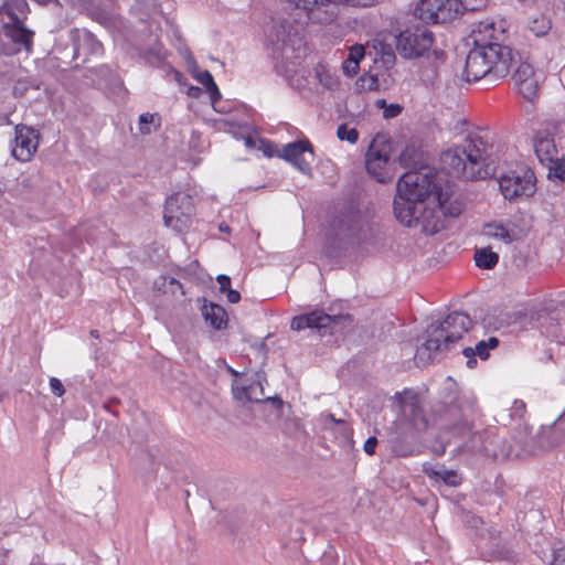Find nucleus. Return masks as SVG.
<instances>
[{"label": "nucleus", "instance_id": "f257e3e1", "mask_svg": "<svg viewBox=\"0 0 565 565\" xmlns=\"http://www.w3.org/2000/svg\"><path fill=\"white\" fill-rule=\"evenodd\" d=\"M444 190L437 173L407 171L397 181L393 202L395 218L404 226H422L427 235L446 227Z\"/></svg>", "mask_w": 565, "mask_h": 565}, {"label": "nucleus", "instance_id": "f03ea898", "mask_svg": "<svg viewBox=\"0 0 565 565\" xmlns=\"http://www.w3.org/2000/svg\"><path fill=\"white\" fill-rule=\"evenodd\" d=\"M469 39L473 47L467 54L463 78L466 82L483 79L487 85L504 78L516 64L512 49L503 45L493 22H479Z\"/></svg>", "mask_w": 565, "mask_h": 565}, {"label": "nucleus", "instance_id": "7ed1b4c3", "mask_svg": "<svg viewBox=\"0 0 565 565\" xmlns=\"http://www.w3.org/2000/svg\"><path fill=\"white\" fill-rule=\"evenodd\" d=\"M445 416L451 420L449 429L454 437L462 441L458 444L461 452L482 456H503L508 452L495 450L489 441L491 431L478 422L480 414L476 403L468 398H458L446 406Z\"/></svg>", "mask_w": 565, "mask_h": 565}, {"label": "nucleus", "instance_id": "20e7f679", "mask_svg": "<svg viewBox=\"0 0 565 565\" xmlns=\"http://www.w3.org/2000/svg\"><path fill=\"white\" fill-rule=\"evenodd\" d=\"M440 161L449 174L467 180H484L495 173L487 145L479 136H468L462 145L444 151Z\"/></svg>", "mask_w": 565, "mask_h": 565}, {"label": "nucleus", "instance_id": "39448f33", "mask_svg": "<svg viewBox=\"0 0 565 565\" xmlns=\"http://www.w3.org/2000/svg\"><path fill=\"white\" fill-rule=\"evenodd\" d=\"M471 319L468 315L454 311L443 321L431 323L425 331L426 340L417 348L415 359L418 363H428L433 353L443 352L449 345L460 340L471 327Z\"/></svg>", "mask_w": 565, "mask_h": 565}, {"label": "nucleus", "instance_id": "423d86ee", "mask_svg": "<svg viewBox=\"0 0 565 565\" xmlns=\"http://www.w3.org/2000/svg\"><path fill=\"white\" fill-rule=\"evenodd\" d=\"M469 0H420L415 15L425 23H446L456 19L463 10H473Z\"/></svg>", "mask_w": 565, "mask_h": 565}, {"label": "nucleus", "instance_id": "0eeeda50", "mask_svg": "<svg viewBox=\"0 0 565 565\" xmlns=\"http://www.w3.org/2000/svg\"><path fill=\"white\" fill-rule=\"evenodd\" d=\"M434 43V34L424 25L405 29L396 36V50L405 58L425 56Z\"/></svg>", "mask_w": 565, "mask_h": 565}, {"label": "nucleus", "instance_id": "6e6552de", "mask_svg": "<svg viewBox=\"0 0 565 565\" xmlns=\"http://www.w3.org/2000/svg\"><path fill=\"white\" fill-rule=\"evenodd\" d=\"M193 214L194 205L191 195L184 192H177L166 200L164 224L175 232L181 233L186 230Z\"/></svg>", "mask_w": 565, "mask_h": 565}, {"label": "nucleus", "instance_id": "1a4fd4ad", "mask_svg": "<svg viewBox=\"0 0 565 565\" xmlns=\"http://www.w3.org/2000/svg\"><path fill=\"white\" fill-rule=\"evenodd\" d=\"M498 182L501 193L508 200H514L522 195L531 196L536 191L535 174L525 166L501 174Z\"/></svg>", "mask_w": 565, "mask_h": 565}, {"label": "nucleus", "instance_id": "9d476101", "mask_svg": "<svg viewBox=\"0 0 565 565\" xmlns=\"http://www.w3.org/2000/svg\"><path fill=\"white\" fill-rule=\"evenodd\" d=\"M372 228L359 211L350 210L339 220L337 236L348 244H360L371 241Z\"/></svg>", "mask_w": 565, "mask_h": 565}, {"label": "nucleus", "instance_id": "9b49d317", "mask_svg": "<svg viewBox=\"0 0 565 565\" xmlns=\"http://www.w3.org/2000/svg\"><path fill=\"white\" fill-rule=\"evenodd\" d=\"M341 319V316H330L323 311L315 310L292 318L290 327L297 331L307 328L317 329L320 335L332 334Z\"/></svg>", "mask_w": 565, "mask_h": 565}, {"label": "nucleus", "instance_id": "f8f14e48", "mask_svg": "<svg viewBox=\"0 0 565 565\" xmlns=\"http://www.w3.org/2000/svg\"><path fill=\"white\" fill-rule=\"evenodd\" d=\"M379 140L380 136H376L372 141L366 152L365 167L369 174L377 182L386 183L393 179V172L390 168V157L385 147L382 149L376 148Z\"/></svg>", "mask_w": 565, "mask_h": 565}, {"label": "nucleus", "instance_id": "ddd939ff", "mask_svg": "<svg viewBox=\"0 0 565 565\" xmlns=\"http://www.w3.org/2000/svg\"><path fill=\"white\" fill-rule=\"evenodd\" d=\"M14 146L11 154L21 162H28L39 147V132L29 126L19 124L14 128Z\"/></svg>", "mask_w": 565, "mask_h": 565}, {"label": "nucleus", "instance_id": "4468645a", "mask_svg": "<svg viewBox=\"0 0 565 565\" xmlns=\"http://www.w3.org/2000/svg\"><path fill=\"white\" fill-rule=\"evenodd\" d=\"M306 154L313 157V148L309 140H296L277 150V157L291 162L303 174H311L310 161Z\"/></svg>", "mask_w": 565, "mask_h": 565}, {"label": "nucleus", "instance_id": "2eb2a0df", "mask_svg": "<svg viewBox=\"0 0 565 565\" xmlns=\"http://www.w3.org/2000/svg\"><path fill=\"white\" fill-rule=\"evenodd\" d=\"M296 8L307 12L312 23L329 24L338 17V6L329 0H288Z\"/></svg>", "mask_w": 565, "mask_h": 565}, {"label": "nucleus", "instance_id": "dca6fc26", "mask_svg": "<svg viewBox=\"0 0 565 565\" xmlns=\"http://www.w3.org/2000/svg\"><path fill=\"white\" fill-rule=\"evenodd\" d=\"M232 391L234 398L241 402L270 403L275 409L276 417L284 416L286 409L288 412L291 409V406L286 404L279 396L259 398L257 396L249 395L253 391H264L263 385L259 382H254L247 386H233Z\"/></svg>", "mask_w": 565, "mask_h": 565}, {"label": "nucleus", "instance_id": "f3484780", "mask_svg": "<svg viewBox=\"0 0 565 565\" xmlns=\"http://www.w3.org/2000/svg\"><path fill=\"white\" fill-rule=\"evenodd\" d=\"M8 17L11 19V22L3 24L6 36H8L14 44L21 45L26 53H31L33 49L34 32L24 25L23 21L15 12L8 11Z\"/></svg>", "mask_w": 565, "mask_h": 565}, {"label": "nucleus", "instance_id": "a211bd4d", "mask_svg": "<svg viewBox=\"0 0 565 565\" xmlns=\"http://www.w3.org/2000/svg\"><path fill=\"white\" fill-rule=\"evenodd\" d=\"M292 26L288 20L275 21L267 32V41L273 45L274 53L286 56L288 41H291Z\"/></svg>", "mask_w": 565, "mask_h": 565}, {"label": "nucleus", "instance_id": "6ab92c4d", "mask_svg": "<svg viewBox=\"0 0 565 565\" xmlns=\"http://www.w3.org/2000/svg\"><path fill=\"white\" fill-rule=\"evenodd\" d=\"M489 441H493L491 447H493L495 450H504L508 454L503 456H488L489 458H492L494 460L498 459H507V458H520L523 456H531L535 454V448L533 446L525 445H519L516 441L514 445H512L509 440H507L503 437L493 436L492 438H489Z\"/></svg>", "mask_w": 565, "mask_h": 565}, {"label": "nucleus", "instance_id": "aec40b11", "mask_svg": "<svg viewBox=\"0 0 565 565\" xmlns=\"http://www.w3.org/2000/svg\"><path fill=\"white\" fill-rule=\"evenodd\" d=\"M396 398L398 399L405 417L412 426L418 431L426 430L429 425L428 419L426 418L423 408L419 406L418 401L416 398L405 401L401 393H396Z\"/></svg>", "mask_w": 565, "mask_h": 565}, {"label": "nucleus", "instance_id": "412c9836", "mask_svg": "<svg viewBox=\"0 0 565 565\" xmlns=\"http://www.w3.org/2000/svg\"><path fill=\"white\" fill-rule=\"evenodd\" d=\"M534 151L541 163L556 162L557 149L553 136L544 130L534 136Z\"/></svg>", "mask_w": 565, "mask_h": 565}, {"label": "nucleus", "instance_id": "4be33fe9", "mask_svg": "<svg viewBox=\"0 0 565 565\" xmlns=\"http://www.w3.org/2000/svg\"><path fill=\"white\" fill-rule=\"evenodd\" d=\"M561 420V415L558 418L547 428H543L539 435V444L542 449H548L553 447H557L565 441V424L561 427H557V424Z\"/></svg>", "mask_w": 565, "mask_h": 565}, {"label": "nucleus", "instance_id": "5701e85b", "mask_svg": "<svg viewBox=\"0 0 565 565\" xmlns=\"http://www.w3.org/2000/svg\"><path fill=\"white\" fill-rule=\"evenodd\" d=\"M424 472L429 478H433L436 481H443L449 487H458L462 482L461 476L456 470L447 469L445 465H424Z\"/></svg>", "mask_w": 565, "mask_h": 565}, {"label": "nucleus", "instance_id": "b1692460", "mask_svg": "<svg viewBox=\"0 0 565 565\" xmlns=\"http://www.w3.org/2000/svg\"><path fill=\"white\" fill-rule=\"evenodd\" d=\"M202 317L215 330H221L226 326V312L220 305L210 302L201 307Z\"/></svg>", "mask_w": 565, "mask_h": 565}, {"label": "nucleus", "instance_id": "393cba45", "mask_svg": "<svg viewBox=\"0 0 565 565\" xmlns=\"http://www.w3.org/2000/svg\"><path fill=\"white\" fill-rule=\"evenodd\" d=\"M489 534L490 537L487 543L488 551L486 556L500 561L514 562L516 559V554L505 543H502L500 539L493 536L492 532Z\"/></svg>", "mask_w": 565, "mask_h": 565}, {"label": "nucleus", "instance_id": "a878e982", "mask_svg": "<svg viewBox=\"0 0 565 565\" xmlns=\"http://www.w3.org/2000/svg\"><path fill=\"white\" fill-rule=\"evenodd\" d=\"M422 154L423 153L418 147L415 145H407L398 156V162L403 168H409V171L425 172L428 167H420L419 170H416L417 166L422 161ZM431 171L436 173L433 169Z\"/></svg>", "mask_w": 565, "mask_h": 565}, {"label": "nucleus", "instance_id": "bb28decb", "mask_svg": "<svg viewBox=\"0 0 565 565\" xmlns=\"http://www.w3.org/2000/svg\"><path fill=\"white\" fill-rule=\"evenodd\" d=\"M476 266L481 269H493L499 263V255L491 250L490 247L478 248L473 256Z\"/></svg>", "mask_w": 565, "mask_h": 565}, {"label": "nucleus", "instance_id": "cd10ccee", "mask_svg": "<svg viewBox=\"0 0 565 565\" xmlns=\"http://www.w3.org/2000/svg\"><path fill=\"white\" fill-rule=\"evenodd\" d=\"M195 79L205 87L206 92L210 94L211 103L213 107H215V104L221 99L222 96L212 74L205 70L199 72L195 75Z\"/></svg>", "mask_w": 565, "mask_h": 565}, {"label": "nucleus", "instance_id": "c85d7f7f", "mask_svg": "<svg viewBox=\"0 0 565 565\" xmlns=\"http://www.w3.org/2000/svg\"><path fill=\"white\" fill-rule=\"evenodd\" d=\"M514 86L516 87L518 92L522 95V97L530 103H533L537 97L539 79L536 78L535 75L526 81L516 82Z\"/></svg>", "mask_w": 565, "mask_h": 565}, {"label": "nucleus", "instance_id": "c756f323", "mask_svg": "<svg viewBox=\"0 0 565 565\" xmlns=\"http://www.w3.org/2000/svg\"><path fill=\"white\" fill-rule=\"evenodd\" d=\"M483 234L491 238H498L505 244H511L513 242L511 233L502 223H487L484 225Z\"/></svg>", "mask_w": 565, "mask_h": 565}, {"label": "nucleus", "instance_id": "7c9ffc66", "mask_svg": "<svg viewBox=\"0 0 565 565\" xmlns=\"http://www.w3.org/2000/svg\"><path fill=\"white\" fill-rule=\"evenodd\" d=\"M462 354L467 358L468 367L472 369L477 364L476 355H478L481 360H487L490 355V351L488 350L484 340L479 341L475 348H465L462 350Z\"/></svg>", "mask_w": 565, "mask_h": 565}, {"label": "nucleus", "instance_id": "2f4dec72", "mask_svg": "<svg viewBox=\"0 0 565 565\" xmlns=\"http://www.w3.org/2000/svg\"><path fill=\"white\" fill-rule=\"evenodd\" d=\"M444 198L446 199L444 201V206H443V211L445 213V216H450V217H457L461 214V212L463 211L465 209V204L462 201H460L459 199H455V200H450V195L448 194L447 191H444Z\"/></svg>", "mask_w": 565, "mask_h": 565}, {"label": "nucleus", "instance_id": "473e14b6", "mask_svg": "<svg viewBox=\"0 0 565 565\" xmlns=\"http://www.w3.org/2000/svg\"><path fill=\"white\" fill-rule=\"evenodd\" d=\"M514 55H515L516 63H519L516 70L514 71V73L512 75V79H513L514 84L520 81H522V82L526 81L530 77L534 76L535 72H534L533 66L526 62H520L521 57H520L519 53H515Z\"/></svg>", "mask_w": 565, "mask_h": 565}, {"label": "nucleus", "instance_id": "72a5a7b5", "mask_svg": "<svg viewBox=\"0 0 565 565\" xmlns=\"http://www.w3.org/2000/svg\"><path fill=\"white\" fill-rule=\"evenodd\" d=\"M550 29H551V21L547 20L545 17H540V18L534 19L530 25V31L535 36H543L545 34H547Z\"/></svg>", "mask_w": 565, "mask_h": 565}, {"label": "nucleus", "instance_id": "f704fd0d", "mask_svg": "<svg viewBox=\"0 0 565 565\" xmlns=\"http://www.w3.org/2000/svg\"><path fill=\"white\" fill-rule=\"evenodd\" d=\"M337 137L340 140H347L355 143L359 139V131L355 128H349L347 124H341L337 129Z\"/></svg>", "mask_w": 565, "mask_h": 565}, {"label": "nucleus", "instance_id": "c9c22d12", "mask_svg": "<svg viewBox=\"0 0 565 565\" xmlns=\"http://www.w3.org/2000/svg\"><path fill=\"white\" fill-rule=\"evenodd\" d=\"M356 86L363 90L379 89V78L374 74H363L359 77Z\"/></svg>", "mask_w": 565, "mask_h": 565}, {"label": "nucleus", "instance_id": "e433bc0d", "mask_svg": "<svg viewBox=\"0 0 565 565\" xmlns=\"http://www.w3.org/2000/svg\"><path fill=\"white\" fill-rule=\"evenodd\" d=\"M365 55V49L362 44H354L350 47L349 51V65L352 64V71L356 67V63L359 64L361 60H363Z\"/></svg>", "mask_w": 565, "mask_h": 565}, {"label": "nucleus", "instance_id": "4c0bfd02", "mask_svg": "<svg viewBox=\"0 0 565 565\" xmlns=\"http://www.w3.org/2000/svg\"><path fill=\"white\" fill-rule=\"evenodd\" d=\"M153 114L145 113L139 116V131L142 135H149L151 132L150 124L154 120Z\"/></svg>", "mask_w": 565, "mask_h": 565}, {"label": "nucleus", "instance_id": "58836bf2", "mask_svg": "<svg viewBox=\"0 0 565 565\" xmlns=\"http://www.w3.org/2000/svg\"><path fill=\"white\" fill-rule=\"evenodd\" d=\"M28 8V2L25 0H3V10L8 14V11L14 12L20 11L23 12Z\"/></svg>", "mask_w": 565, "mask_h": 565}, {"label": "nucleus", "instance_id": "ea45409f", "mask_svg": "<svg viewBox=\"0 0 565 565\" xmlns=\"http://www.w3.org/2000/svg\"><path fill=\"white\" fill-rule=\"evenodd\" d=\"M392 450L394 454H396L399 457H407L412 455V449L409 446L404 445V443L399 439H393L392 440Z\"/></svg>", "mask_w": 565, "mask_h": 565}, {"label": "nucleus", "instance_id": "a19ab883", "mask_svg": "<svg viewBox=\"0 0 565 565\" xmlns=\"http://www.w3.org/2000/svg\"><path fill=\"white\" fill-rule=\"evenodd\" d=\"M280 428L284 434L286 435H294L299 430V423L296 419H286L280 425Z\"/></svg>", "mask_w": 565, "mask_h": 565}, {"label": "nucleus", "instance_id": "79ce46f5", "mask_svg": "<svg viewBox=\"0 0 565 565\" xmlns=\"http://www.w3.org/2000/svg\"><path fill=\"white\" fill-rule=\"evenodd\" d=\"M403 110V107L398 104H388L383 111V117L386 119L397 117Z\"/></svg>", "mask_w": 565, "mask_h": 565}, {"label": "nucleus", "instance_id": "37998d69", "mask_svg": "<svg viewBox=\"0 0 565 565\" xmlns=\"http://www.w3.org/2000/svg\"><path fill=\"white\" fill-rule=\"evenodd\" d=\"M50 387L52 393L57 397H61L65 393L63 383L56 377L50 379Z\"/></svg>", "mask_w": 565, "mask_h": 565}, {"label": "nucleus", "instance_id": "c03bdc74", "mask_svg": "<svg viewBox=\"0 0 565 565\" xmlns=\"http://www.w3.org/2000/svg\"><path fill=\"white\" fill-rule=\"evenodd\" d=\"M525 412V403L523 401L515 399L511 408V417L521 418Z\"/></svg>", "mask_w": 565, "mask_h": 565}, {"label": "nucleus", "instance_id": "a18cd8bd", "mask_svg": "<svg viewBox=\"0 0 565 565\" xmlns=\"http://www.w3.org/2000/svg\"><path fill=\"white\" fill-rule=\"evenodd\" d=\"M377 444H379V441H377V438H376V437H374V436L369 437V438L366 439V441L364 443V447H363V449H364V451H365L367 455L372 456V455H374V454H375V451H376V446H377Z\"/></svg>", "mask_w": 565, "mask_h": 565}, {"label": "nucleus", "instance_id": "49530a36", "mask_svg": "<svg viewBox=\"0 0 565 565\" xmlns=\"http://www.w3.org/2000/svg\"><path fill=\"white\" fill-rule=\"evenodd\" d=\"M216 280L220 285V291L225 294L228 289H231V278L227 275L221 274L216 277Z\"/></svg>", "mask_w": 565, "mask_h": 565}, {"label": "nucleus", "instance_id": "de8ad7c7", "mask_svg": "<svg viewBox=\"0 0 565 565\" xmlns=\"http://www.w3.org/2000/svg\"><path fill=\"white\" fill-rule=\"evenodd\" d=\"M260 142H262V147L259 149L263 151V153L266 157L270 158L275 154L277 156V151L276 152L274 151V145L271 142L266 141V140H262Z\"/></svg>", "mask_w": 565, "mask_h": 565}, {"label": "nucleus", "instance_id": "09e8293b", "mask_svg": "<svg viewBox=\"0 0 565 565\" xmlns=\"http://www.w3.org/2000/svg\"><path fill=\"white\" fill-rule=\"evenodd\" d=\"M551 565H565V548L564 547L558 548L554 553V557H553Z\"/></svg>", "mask_w": 565, "mask_h": 565}, {"label": "nucleus", "instance_id": "8fccbe9b", "mask_svg": "<svg viewBox=\"0 0 565 565\" xmlns=\"http://www.w3.org/2000/svg\"><path fill=\"white\" fill-rule=\"evenodd\" d=\"M225 294L231 303H237L241 300V294L237 290L231 288Z\"/></svg>", "mask_w": 565, "mask_h": 565}, {"label": "nucleus", "instance_id": "3c124183", "mask_svg": "<svg viewBox=\"0 0 565 565\" xmlns=\"http://www.w3.org/2000/svg\"><path fill=\"white\" fill-rule=\"evenodd\" d=\"M323 419H324V424H327V422H330V423H334L337 425H340V426H343L344 428H347L345 420L335 418L333 414H326L323 416Z\"/></svg>", "mask_w": 565, "mask_h": 565}, {"label": "nucleus", "instance_id": "603ef678", "mask_svg": "<svg viewBox=\"0 0 565 565\" xmlns=\"http://www.w3.org/2000/svg\"><path fill=\"white\" fill-rule=\"evenodd\" d=\"M359 64L356 63V67H354V70L352 71V64L349 65V60L347 58L344 62H343V71L347 75L349 76H354L358 74V71H359Z\"/></svg>", "mask_w": 565, "mask_h": 565}, {"label": "nucleus", "instance_id": "864d4df0", "mask_svg": "<svg viewBox=\"0 0 565 565\" xmlns=\"http://www.w3.org/2000/svg\"><path fill=\"white\" fill-rule=\"evenodd\" d=\"M119 403H120L119 399L114 397V398H110L107 402H105L103 407L106 411H108V412L113 413L114 415H116V413L113 411V407L118 405Z\"/></svg>", "mask_w": 565, "mask_h": 565}, {"label": "nucleus", "instance_id": "5fc2aeb1", "mask_svg": "<svg viewBox=\"0 0 565 565\" xmlns=\"http://www.w3.org/2000/svg\"><path fill=\"white\" fill-rule=\"evenodd\" d=\"M89 40L92 41V54H98L102 51V44L95 39L93 34L89 36Z\"/></svg>", "mask_w": 565, "mask_h": 565}, {"label": "nucleus", "instance_id": "6e6d98bb", "mask_svg": "<svg viewBox=\"0 0 565 565\" xmlns=\"http://www.w3.org/2000/svg\"><path fill=\"white\" fill-rule=\"evenodd\" d=\"M488 350L495 349L499 345V339L495 337H490L487 341H484Z\"/></svg>", "mask_w": 565, "mask_h": 565}, {"label": "nucleus", "instance_id": "4d7b16f0", "mask_svg": "<svg viewBox=\"0 0 565 565\" xmlns=\"http://www.w3.org/2000/svg\"><path fill=\"white\" fill-rule=\"evenodd\" d=\"M201 92H202V89H201L200 87H198V86H191V87H189V89H188V95H189L190 97L196 98V97H199V96H200Z\"/></svg>", "mask_w": 565, "mask_h": 565}, {"label": "nucleus", "instance_id": "13d9d810", "mask_svg": "<svg viewBox=\"0 0 565 565\" xmlns=\"http://www.w3.org/2000/svg\"><path fill=\"white\" fill-rule=\"evenodd\" d=\"M373 0H349V3L351 6H356V7H366L369 6Z\"/></svg>", "mask_w": 565, "mask_h": 565}, {"label": "nucleus", "instance_id": "bf43d9fd", "mask_svg": "<svg viewBox=\"0 0 565 565\" xmlns=\"http://www.w3.org/2000/svg\"><path fill=\"white\" fill-rule=\"evenodd\" d=\"M556 168H555V174L559 178H562V175L565 173V168L563 169L561 164H557V161L554 162Z\"/></svg>", "mask_w": 565, "mask_h": 565}, {"label": "nucleus", "instance_id": "052dcab7", "mask_svg": "<svg viewBox=\"0 0 565 565\" xmlns=\"http://www.w3.org/2000/svg\"><path fill=\"white\" fill-rule=\"evenodd\" d=\"M383 55L385 56V61H393L395 58V54L391 49H388V51H385Z\"/></svg>", "mask_w": 565, "mask_h": 565}, {"label": "nucleus", "instance_id": "680f3d73", "mask_svg": "<svg viewBox=\"0 0 565 565\" xmlns=\"http://www.w3.org/2000/svg\"><path fill=\"white\" fill-rule=\"evenodd\" d=\"M470 6H476L477 8L472 11L479 10L483 6V0H469Z\"/></svg>", "mask_w": 565, "mask_h": 565}, {"label": "nucleus", "instance_id": "e2e57ef3", "mask_svg": "<svg viewBox=\"0 0 565 565\" xmlns=\"http://www.w3.org/2000/svg\"><path fill=\"white\" fill-rule=\"evenodd\" d=\"M218 230L221 232H224V233H230L231 232V227L226 223H224V222L220 224Z\"/></svg>", "mask_w": 565, "mask_h": 565}, {"label": "nucleus", "instance_id": "0e129e2a", "mask_svg": "<svg viewBox=\"0 0 565 565\" xmlns=\"http://www.w3.org/2000/svg\"><path fill=\"white\" fill-rule=\"evenodd\" d=\"M387 105H388V104L386 103V100H385V99H379V100L376 102V106H377V108H381V109H383V110L385 109V107H387Z\"/></svg>", "mask_w": 565, "mask_h": 565}, {"label": "nucleus", "instance_id": "69168bd1", "mask_svg": "<svg viewBox=\"0 0 565 565\" xmlns=\"http://www.w3.org/2000/svg\"><path fill=\"white\" fill-rule=\"evenodd\" d=\"M254 143H255V142H254V139H253V137H252V136H248V137L245 139V145H246L247 147H254Z\"/></svg>", "mask_w": 565, "mask_h": 565}, {"label": "nucleus", "instance_id": "338daca9", "mask_svg": "<svg viewBox=\"0 0 565 565\" xmlns=\"http://www.w3.org/2000/svg\"><path fill=\"white\" fill-rule=\"evenodd\" d=\"M170 285H175L179 288H182V285L173 277L170 278Z\"/></svg>", "mask_w": 565, "mask_h": 565}, {"label": "nucleus", "instance_id": "774afa93", "mask_svg": "<svg viewBox=\"0 0 565 565\" xmlns=\"http://www.w3.org/2000/svg\"><path fill=\"white\" fill-rule=\"evenodd\" d=\"M563 424H565V411L561 414V420L557 424V427H561Z\"/></svg>", "mask_w": 565, "mask_h": 565}]
</instances>
